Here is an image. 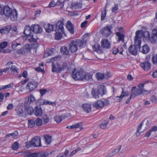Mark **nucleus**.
Returning <instances> with one entry per match:
<instances>
[{
    "instance_id": "4468645a",
    "label": "nucleus",
    "mask_w": 157,
    "mask_h": 157,
    "mask_svg": "<svg viewBox=\"0 0 157 157\" xmlns=\"http://www.w3.org/2000/svg\"><path fill=\"white\" fill-rule=\"evenodd\" d=\"M31 27L33 32L36 33H40L42 31L41 28L38 25H32Z\"/></svg>"
},
{
    "instance_id": "bb28decb",
    "label": "nucleus",
    "mask_w": 157,
    "mask_h": 157,
    "mask_svg": "<svg viewBox=\"0 0 157 157\" xmlns=\"http://www.w3.org/2000/svg\"><path fill=\"white\" fill-rule=\"evenodd\" d=\"M12 48L15 50H17L21 47L20 43H17L16 41H14L12 44Z\"/></svg>"
},
{
    "instance_id": "f257e3e1",
    "label": "nucleus",
    "mask_w": 157,
    "mask_h": 157,
    "mask_svg": "<svg viewBox=\"0 0 157 157\" xmlns=\"http://www.w3.org/2000/svg\"><path fill=\"white\" fill-rule=\"evenodd\" d=\"M140 31H136V36L134 37L135 46L131 45L128 48V50L131 54L136 55L137 53V49L140 48L141 42L140 36L142 35Z\"/></svg>"
},
{
    "instance_id": "a18cd8bd",
    "label": "nucleus",
    "mask_w": 157,
    "mask_h": 157,
    "mask_svg": "<svg viewBox=\"0 0 157 157\" xmlns=\"http://www.w3.org/2000/svg\"><path fill=\"white\" fill-rule=\"evenodd\" d=\"M26 147L27 148H29L31 147H34L33 143L32 142V140L30 141L27 142L25 143Z\"/></svg>"
},
{
    "instance_id": "ea45409f",
    "label": "nucleus",
    "mask_w": 157,
    "mask_h": 157,
    "mask_svg": "<svg viewBox=\"0 0 157 157\" xmlns=\"http://www.w3.org/2000/svg\"><path fill=\"white\" fill-rule=\"evenodd\" d=\"M91 93L93 97L95 98H98V95L99 94L98 92V91L96 92L94 89H93L91 92Z\"/></svg>"
},
{
    "instance_id": "39448f33",
    "label": "nucleus",
    "mask_w": 157,
    "mask_h": 157,
    "mask_svg": "<svg viewBox=\"0 0 157 157\" xmlns=\"http://www.w3.org/2000/svg\"><path fill=\"white\" fill-rule=\"evenodd\" d=\"M84 73V71L82 69H75L72 72V78L75 80H79L82 81V80L83 75Z\"/></svg>"
},
{
    "instance_id": "f3484780",
    "label": "nucleus",
    "mask_w": 157,
    "mask_h": 157,
    "mask_svg": "<svg viewBox=\"0 0 157 157\" xmlns=\"http://www.w3.org/2000/svg\"><path fill=\"white\" fill-rule=\"evenodd\" d=\"M33 31L32 27L29 26H26L25 28L24 31V34L27 36L30 35L32 34Z\"/></svg>"
},
{
    "instance_id": "20e7f679",
    "label": "nucleus",
    "mask_w": 157,
    "mask_h": 157,
    "mask_svg": "<svg viewBox=\"0 0 157 157\" xmlns=\"http://www.w3.org/2000/svg\"><path fill=\"white\" fill-rule=\"evenodd\" d=\"M145 84H140L138 86V88L136 86H133L132 88V91L131 92L130 95L133 98H134L136 96L140 95L145 91L144 89V87Z\"/></svg>"
},
{
    "instance_id": "6e6d98bb",
    "label": "nucleus",
    "mask_w": 157,
    "mask_h": 157,
    "mask_svg": "<svg viewBox=\"0 0 157 157\" xmlns=\"http://www.w3.org/2000/svg\"><path fill=\"white\" fill-rule=\"evenodd\" d=\"M118 9V5L117 4H115L114 7H113L112 9V12L116 13Z\"/></svg>"
},
{
    "instance_id": "4c0bfd02",
    "label": "nucleus",
    "mask_w": 157,
    "mask_h": 157,
    "mask_svg": "<svg viewBox=\"0 0 157 157\" xmlns=\"http://www.w3.org/2000/svg\"><path fill=\"white\" fill-rule=\"evenodd\" d=\"M37 154L36 152H27L24 155V157H36Z\"/></svg>"
},
{
    "instance_id": "a211bd4d",
    "label": "nucleus",
    "mask_w": 157,
    "mask_h": 157,
    "mask_svg": "<svg viewBox=\"0 0 157 157\" xmlns=\"http://www.w3.org/2000/svg\"><path fill=\"white\" fill-rule=\"evenodd\" d=\"M116 34L118 37V42L121 41L122 42H124L125 36L124 33L121 32H117Z\"/></svg>"
},
{
    "instance_id": "72a5a7b5",
    "label": "nucleus",
    "mask_w": 157,
    "mask_h": 157,
    "mask_svg": "<svg viewBox=\"0 0 157 157\" xmlns=\"http://www.w3.org/2000/svg\"><path fill=\"white\" fill-rule=\"evenodd\" d=\"M64 33H61L60 32H56L55 34V39L56 40H59L61 39L62 37V34Z\"/></svg>"
},
{
    "instance_id": "c03bdc74",
    "label": "nucleus",
    "mask_w": 157,
    "mask_h": 157,
    "mask_svg": "<svg viewBox=\"0 0 157 157\" xmlns=\"http://www.w3.org/2000/svg\"><path fill=\"white\" fill-rule=\"evenodd\" d=\"M109 121L107 120L104 121L100 126V128L101 129H104L106 127L107 125L108 124Z\"/></svg>"
},
{
    "instance_id": "4d7b16f0",
    "label": "nucleus",
    "mask_w": 157,
    "mask_h": 157,
    "mask_svg": "<svg viewBox=\"0 0 157 157\" xmlns=\"http://www.w3.org/2000/svg\"><path fill=\"white\" fill-rule=\"evenodd\" d=\"M10 68L6 67V68L2 69L0 70V75H2L3 72H6Z\"/></svg>"
},
{
    "instance_id": "9b49d317",
    "label": "nucleus",
    "mask_w": 157,
    "mask_h": 157,
    "mask_svg": "<svg viewBox=\"0 0 157 157\" xmlns=\"http://www.w3.org/2000/svg\"><path fill=\"white\" fill-rule=\"evenodd\" d=\"M140 66L145 71L149 70L150 69L151 67V64L148 60H146L141 63Z\"/></svg>"
},
{
    "instance_id": "58836bf2",
    "label": "nucleus",
    "mask_w": 157,
    "mask_h": 157,
    "mask_svg": "<svg viewBox=\"0 0 157 157\" xmlns=\"http://www.w3.org/2000/svg\"><path fill=\"white\" fill-rule=\"evenodd\" d=\"M97 78L98 80H101L104 79V75L100 73H98L96 74Z\"/></svg>"
},
{
    "instance_id": "aec40b11",
    "label": "nucleus",
    "mask_w": 157,
    "mask_h": 157,
    "mask_svg": "<svg viewBox=\"0 0 157 157\" xmlns=\"http://www.w3.org/2000/svg\"><path fill=\"white\" fill-rule=\"evenodd\" d=\"M29 105L25 104L24 106L25 110L26 111L28 114L32 115L33 112V108L30 106H29Z\"/></svg>"
},
{
    "instance_id": "c9c22d12",
    "label": "nucleus",
    "mask_w": 157,
    "mask_h": 157,
    "mask_svg": "<svg viewBox=\"0 0 157 157\" xmlns=\"http://www.w3.org/2000/svg\"><path fill=\"white\" fill-rule=\"evenodd\" d=\"M82 123L81 122H79L75 124L71 125V127L72 128H79L80 130H82L83 128L82 126Z\"/></svg>"
},
{
    "instance_id": "3c124183",
    "label": "nucleus",
    "mask_w": 157,
    "mask_h": 157,
    "mask_svg": "<svg viewBox=\"0 0 157 157\" xmlns=\"http://www.w3.org/2000/svg\"><path fill=\"white\" fill-rule=\"evenodd\" d=\"M35 121V124L38 126H40L42 123V120L40 118H37Z\"/></svg>"
},
{
    "instance_id": "49530a36",
    "label": "nucleus",
    "mask_w": 157,
    "mask_h": 157,
    "mask_svg": "<svg viewBox=\"0 0 157 157\" xmlns=\"http://www.w3.org/2000/svg\"><path fill=\"white\" fill-rule=\"evenodd\" d=\"M144 123L146 125H147V124L148 123V121L147 120H145L143 122H142L140 124L139 126L138 127V128L137 130L138 131H141L140 130L141 127H142V125Z\"/></svg>"
},
{
    "instance_id": "2f4dec72",
    "label": "nucleus",
    "mask_w": 157,
    "mask_h": 157,
    "mask_svg": "<svg viewBox=\"0 0 157 157\" xmlns=\"http://www.w3.org/2000/svg\"><path fill=\"white\" fill-rule=\"evenodd\" d=\"M92 77V75L90 73H87L83 75L82 80V81L88 80Z\"/></svg>"
},
{
    "instance_id": "864d4df0",
    "label": "nucleus",
    "mask_w": 157,
    "mask_h": 157,
    "mask_svg": "<svg viewBox=\"0 0 157 157\" xmlns=\"http://www.w3.org/2000/svg\"><path fill=\"white\" fill-rule=\"evenodd\" d=\"M121 145H119L117 148H115L113 151L114 154L119 152L121 149Z\"/></svg>"
},
{
    "instance_id": "cd10ccee",
    "label": "nucleus",
    "mask_w": 157,
    "mask_h": 157,
    "mask_svg": "<svg viewBox=\"0 0 157 157\" xmlns=\"http://www.w3.org/2000/svg\"><path fill=\"white\" fill-rule=\"evenodd\" d=\"M82 3L80 2H75L71 4V7L74 9H77L81 8L82 6Z\"/></svg>"
},
{
    "instance_id": "f8f14e48",
    "label": "nucleus",
    "mask_w": 157,
    "mask_h": 157,
    "mask_svg": "<svg viewBox=\"0 0 157 157\" xmlns=\"http://www.w3.org/2000/svg\"><path fill=\"white\" fill-rule=\"evenodd\" d=\"M66 27L69 32L71 34L74 33V25L70 21H68L66 23Z\"/></svg>"
},
{
    "instance_id": "a19ab883",
    "label": "nucleus",
    "mask_w": 157,
    "mask_h": 157,
    "mask_svg": "<svg viewBox=\"0 0 157 157\" xmlns=\"http://www.w3.org/2000/svg\"><path fill=\"white\" fill-rule=\"evenodd\" d=\"M10 68L12 70V71L13 72V73L15 74L18 73V69L15 66H12Z\"/></svg>"
},
{
    "instance_id": "ddd939ff",
    "label": "nucleus",
    "mask_w": 157,
    "mask_h": 157,
    "mask_svg": "<svg viewBox=\"0 0 157 157\" xmlns=\"http://www.w3.org/2000/svg\"><path fill=\"white\" fill-rule=\"evenodd\" d=\"M97 91L99 94L101 95L105 94L106 92V88L103 85H99Z\"/></svg>"
},
{
    "instance_id": "e2e57ef3",
    "label": "nucleus",
    "mask_w": 157,
    "mask_h": 157,
    "mask_svg": "<svg viewBox=\"0 0 157 157\" xmlns=\"http://www.w3.org/2000/svg\"><path fill=\"white\" fill-rule=\"evenodd\" d=\"M7 46V43L6 42H2L0 45V47L2 48H4Z\"/></svg>"
},
{
    "instance_id": "a878e982",
    "label": "nucleus",
    "mask_w": 157,
    "mask_h": 157,
    "mask_svg": "<svg viewBox=\"0 0 157 157\" xmlns=\"http://www.w3.org/2000/svg\"><path fill=\"white\" fill-rule=\"evenodd\" d=\"M157 131V127L155 126H154L152 127L151 128L148 132H147L145 136L147 137H149L150 136L151 133L153 132H155Z\"/></svg>"
},
{
    "instance_id": "4be33fe9",
    "label": "nucleus",
    "mask_w": 157,
    "mask_h": 157,
    "mask_svg": "<svg viewBox=\"0 0 157 157\" xmlns=\"http://www.w3.org/2000/svg\"><path fill=\"white\" fill-rule=\"evenodd\" d=\"M34 113L36 116H40L42 114V109L40 107L36 106L34 110Z\"/></svg>"
},
{
    "instance_id": "c756f323",
    "label": "nucleus",
    "mask_w": 157,
    "mask_h": 157,
    "mask_svg": "<svg viewBox=\"0 0 157 157\" xmlns=\"http://www.w3.org/2000/svg\"><path fill=\"white\" fill-rule=\"evenodd\" d=\"M41 102L40 104L42 105L48 104L54 106L56 104V102H51L44 99H42L41 100Z\"/></svg>"
},
{
    "instance_id": "c85d7f7f",
    "label": "nucleus",
    "mask_w": 157,
    "mask_h": 157,
    "mask_svg": "<svg viewBox=\"0 0 157 157\" xmlns=\"http://www.w3.org/2000/svg\"><path fill=\"white\" fill-rule=\"evenodd\" d=\"M104 106V104L103 103V101L101 100L98 101L94 105V106L97 109L100 108Z\"/></svg>"
},
{
    "instance_id": "f704fd0d",
    "label": "nucleus",
    "mask_w": 157,
    "mask_h": 157,
    "mask_svg": "<svg viewBox=\"0 0 157 157\" xmlns=\"http://www.w3.org/2000/svg\"><path fill=\"white\" fill-rule=\"evenodd\" d=\"M140 31L141 32L142 35L141 36H140V39L141 40V37L143 36L145 38H146L148 39L149 37L151 35H150V33L149 32L147 31H145L144 32V33H143L142 31L141 30H138L137 31Z\"/></svg>"
},
{
    "instance_id": "de8ad7c7",
    "label": "nucleus",
    "mask_w": 157,
    "mask_h": 157,
    "mask_svg": "<svg viewBox=\"0 0 157 157\" xmlns=\"http://www.w3.org/2000/svg\"><path fill=\"white\" fill-rule=\"evenodd\" d=\"M124 93V90H122V91L121 92V95L119 96H117L116 97V101L117 102H119L121 101L122 99L124 97V96H123V94Z\"/></svg>"
},
{
    "instance_id": "0eeeda50",
    "label": "nucleus",
    "mask_w": 157,
    "mask_h": 157,
    "mask_svg": "<svg viewBox=\"0 0 157 157\" xmlns=\"http://www.w3.org/2000/svg\"><path fill=\"white\" fill-rule=\"evenodd\" d=\"M64 19H62L61 20L59 21L56 23V32L64 33V28L63 27Z\"/></svg>"
},
{
    "instance_id": "052dcab7",
    "label": "nucleus",
    "mask_w": 157,
    "mask_h": 157,
    "mask_svg": "<svg viewBox=\"0 0 157 157\" xmlns=\"http://www.w3.org/2000/svg\"><path fill=\"white\" fill-rule=\"evenodd\" d=\"M28 75L27 72L26 71H24L21 75H19V77H21L22 76L25 78Z\"/></svg>"
},
{
    "instance_id": "37998d69",
    "label": "nucleus",
    "mask_w": 157,
    "mask_h": 157,
    "mask_svg": "<svg viewBox=\"0 0 157 157\" xmlns=\"http://www.w3.org/2000/svg\"><path fill=\"white\" fill-rule=\"evenodd\" d=\"M18 135V132L17 131H15L13 133L8 134L7 135L6 137L7 138L10 136H11L12 138H14L17 136Z\"/></svg>"
},
{
    "instance_id": "8fccbe9b",
    "label": "nucleus",
    "mask_w": 157,
    "mask_h": 157,
    "mask_svg": "<svg viewBox=\"0 0 157 157\" xmlns=\"http://www.w3.org/2000/svg\"><path fill=\"white\" fill-rule=\"evenodd\" d=\"M152 60L153 63L156 64H157V54H153L152 57Z\"/></svg>"
},
{
    "instance_id": "13d9d810",
    "label": "nucleus",
    "mask_w": 157,
    "mask_h": 157,
    "mask_svg": "<svg viewBox=\"0 0 157 157\" xmlns=\"http://www.w3.org/2000/svg\"><path fill=\"white\" fill-rule=\"evenodd\" d=\"M13 83H10L9 84L4 86H3V90L6 89L8 88H10L13 86Z\"/></svg>"
},
{
    "instance_id": "2eb2a0df",
    "label": "nucleus",
    "mask_w": 157,
    "mask_h": 157,
    "mask_svg": "<svg viewBox=\"0 0 157 157\" xmlns=\"http://www.w3.org/2000/svg\"><path fill=\"white\" fill-rule=\"evenodd\" d=\"M140 51L143 54H147L150 50V48L147 44L144 45L143 46H140Z\"/></svg>"
},
{
    "instance_id": "9d476101",
    "label": "nucleus",
    "mask_w": 157,
    "mask_h": 157,
    "mask_svg": "<svg viewBox=\"0 0 157 157\" xmlns=\"http://www.w3.org/2000/svg\"><path fill=\"white\" fill-rule=\"evenodd\" d=\"M31 140L34 147H40L41 146V139L40 137L38 136H35Z\"/></svg>"
},
{
    "instance_id": "dca6fc26",
    "label": "nucleus",
    "mask_w": 157,
    "mask_h": 157,
    "mask_svg": "<svg viewBox=\"0 0 157 157\" xmlns=\"http://www.w3.org/2000/svg\"><path fill=\"white\" fill-rule=\"evenodd\" d=\"M101 42L102 47L106 48H109L110 47V44L108 40L102 39Z\"/></svg>"
},
{
    "instance_id": "7c9ffc66",
    "label": "nucleus",
    "mask_w": 157,
    "mask_h": 157,
    "mask_svg": "<svg viewBox=\"0 0 157 157\" xmlns=\"http://www.w3.org/2000/svg\"><path fill=\"white\" fill-rule=\"evenodd\" d=\"M45 143L47 144H50L52 141V137L49 135H46L44 136Z\"/></svg>"
},
{
    "instance_id": "e433bc0d",
    "label": "nucleus",
    "mask_w": 157,
    "mask_h": 157,
    "mask_svg": "<svg viewBox=\"0 0 157 157\" xmlns=\"http://www.w3.org/2000/svg\"><path fill=\"white\" fill-rule=\"evenodd\" d=\"M17 111V115L19 117H22L23 116V108L22 107H20L18 108L17 109H15Z\"/></svg>"
},
{
    "instance_id": "6ab92c4d",
    "label": "nucleus",
    "mask_w": 157,
    "mask_h": 157,
    "mask_svg": "<svg viewBox=\"0 0 157 157\" xmlns=\"http://www.w3.org/2000/svg\"><path fill=\"white\" fill-rule=\"evenodd\" d=\"M35 101L34 97L33 94H31L28 97L27 101H25V104L29 105V104L33 103Z\"/></svg>"
},
{
    "instance_id": "1a4fd4ad",
    "label": "nucleus",
    "mask_w": 157,
    "mask_h": 157,
    "mask_svg": "<svg viewBox=\"0 0 157 157\" xmlns=\"http://www.w3.org/2000/svg\"><path fill=\"white\" fill-rule=\"evenodd\" d=\"M38 85V82L31 81L28 83L27 87H28L30 91H32L37 87Z\"/></svg>"
},
{
    "instance_id": "09e8293b",
    "label": "nucleus",
    "mask_w": 157,
    "mask_h": 157,
    "mask_svg": "<svg viewBox=\"0 0 157 157\" xmlns=\"http://www.w3.org/2000/svg\"><path fill=\"white\" fill-rule=\"evenodd\" d=\"M19 146V144L17 142H16L12 145V148L13 150H16L18 148Z\"/></svg>"
},
{
    "instance_id": "6e6552de",
    "label": "nucleus",
    "mask_w": 157,
    "mask_h": 157,
    "mask_svg": "<svg viewBox=\"0 0 157 157\" xmlns=\"http://www.w3.org/2000/svg\"><path fill=\"white\" fill-rule=\"evenodd\" d=\"M100 32L102 35L105 37H108L112 33L111 28L107 26L101 30Z\"/></svg>"
},
{
    "instance_id": "b1692460",
    "label": "nucleus",
    "mask_w": 157,
    "mask_h": 157,
    "mask_svg": "<svg viewBox=\"0 0 157 157\" xmlns=\"http://www.w3.org/2000/svg\"><path fill=\"white\" fill-rule=\"evenodd\" d=\"M82 108L83 110L86 113H88L91 111V105L88 104H84L83 105Z\"/></svg>"
},
{
    "instance_id": "338daca9",
    "label": "nucleus",
    "mask_w": 157,
    "mask_h": 157,
    "mask_svg": "<svg viewBox=\"0 0 157 157\" xmlns=\"http://www.w3.org/2000/svg\"><path fill=\"white\" fill-rule=\"evenodd\" d=\"M43 121L45 124H46L49 121V119L48 117L47 116H45L43 117Z\"/></svg>"
},
{
    "instance_id": "603ef678",
    "label": "nucleus",
    "mask_w": 157,
    "mask_h": 157,
    "mask_svg": "<svg viewBox=\"0 0 157 157\" xmlns=\"http://www.w3.org/2000/svg\"><path fill=\"white\" fill-rule=\"evenodd\" d=\"M106 12L105 10H103L101 12V21H103L104 20L105 17L106 16Z\"/></svg>"
},
{
    "instance_id": "473e14b6",
    "label": "nucleus",
    "mask_w": 157,
    "mask_h": 157,
    "mask_svg": "<svg viewBox=\"0 0 157 157\" xmlns=\"http://www.w3.org/2000/svg\"><path fill=\"white\" fill-rule=\"evenodd\" d=\"M157 39V37L152 33L150 35L148 40L151 43L153 44L155 43Z\"/></svg>"
},
{
    "instance_id": "680f3d73",
    "label": "nucleus",
    "mask_w": 157,
    "mask_h": 157,
    "mask_svg": "<svg viewBox=\"0 0 157 157\" xmlns=\"http://www.w3.org/2000/svg\"><path fill=\"white\" fill-rule=\"evenodd\" d=\"M93 48L94 51H96L98 52H101V51H99V47L98 45H96V44L94 45L93 46Z\"/></svg>"
},
{
    "instance_id": "5fc2aeb1",
    "label": "nucleus",
    "mask_w": 157,
    "mask_h": 157,
    "mask_svg": "<svg viewBox=\"0 0 157 157\" xmlns=\"http://www.w3.org/2000/svg\"><path fill=\"white\" fill-rule=\"evenodd\" d=\"M24 48L28 53L30 52L31 49V45L29 44H26L24 46Z\"/></svg>"
},
{
    "instance_id": "5701e85b",
    "label": "nucleus",
    "mask_w": 157,
    "mask_h": 157,
    "mask_svg": "<svg viewBox=\"0 0 157 157\" xmlns=\"http://www.w3.org/2000/svg\"><path fill=\"white\" fill-rule=\"evenodd\" d=\"M46 32L48 33H50L53 30L54 26L49 24H45L44 25Z\"/></svg>"
},
{
    "instance_id": "774afa93",
    "label": "nucleus",
    "mask_w": 157,
    "mask_h": 157,
    "mask_svg": "<svg viewBox=\"0 0 157 157\" xmlns=\"http://www.w3.org/2000/svg\"><path fill=\"white\" fill-rule=\"evenodd\" d=\"M113 53L116 54L119 52V49L117 48H114L113 49Z\"/></svg>"
},
{
    "instance_id": "0e129e2a",
    "label": "nucleus",
    "mask_w": 157,
    "mask_h": 157,
    "mask_svg": "<svg viewBox=\"0 0 157 157\" xmlns=\"http://www.w3.org/2000/svg\"><path fill=\"white\" fill-rule=\"evenodd\" d=\"M47 92V90L46 89H40V92L41 96L44 95Z\"/></svg>"
},
{
    "instance_id": "79ce46f5",
    "label": "nucleus",
    "mask_w": 157,
    "mask_h": 157,
    "mask_svg": "<svg viewBox=\"0 0 157 157\" xmlns=\"http://www.w3.org/2000/svg\"><path fill=\"white\" fill-rule=\"evenodd\" d=\"M28 124L29 128H32L35 124V121L33 120H29L28 121Z\"/></svg>"
},
{
    "instance_id": "f03ea898",
    "label": "nucleus",
    "mask_w": 157,
    "mask_h": 157,
    "mask_svg": "<svg viewBox=\"0 0 157 157\" xmlns=\"http://www.w3.org/2000/svg\"><path fill=\"white\" fill-rule=\"evenodd\" d=\"M3 14L8 17H10L12 20H15L17 18L16 10L15 9L12 10L7 6H5L3 8Z\"/></svg>"
},
{
    "instance_id": "69168bd1",
    "label": "nucleus",
    "mask_w": 157,
    "mask_h": 157,
    "mask_svg": "<svg viewBox=\"0 0 157 157\" xmlns=\"http://www.w3.org/2000/svg\"><path fill=\"white\" fill-rule=\"evenodd\" d=\"M54 119L57 123H59L62 120L61 117L60 116H56L55 117Z\"/></svg>"
},
{
    "instance_id": "7ed1b4c3",
    "label": "nucleus",
    "mask_w": 157,
    "mask_h": 157,
    "mask_svg": "<svg viewBox=\"0 0 157 157\" xmlns=\"http://www.w3.org/2000/svg\"><path fill=\"white\" fill-rule=\"evenodd\" d=\"M83 45V42L81 40H77L76 41L71 40L69 44V50L71 52H75L78 50V46L82 47Z\"/></svg>"
},
{
    "instance_id": "423d86ee",
    "label": "nucleus",
    "mask_w": 157,
    "mask_h": 157,
    "mask_svg": "<svg viewBox=\"0 0 157 157\" xmlns=\"http://www.w3.org/2000/svg\"><path fill=\"white\" fill-rule=\"evenodd\" d=\"M52 71L53 72H56L60 73L61 72L66 69L67 67V63H63V65L60 67L59 66H56L53 63H52Z\"/></svg>"
},
{
    "instance_id": "393cba45",
    "label": "nucleus",
    "mask_w": 157,
    "mask_h": 157,
    "mask_svg": "<svg viewBox=\"0 0 157 157\" xmlns=\"http://www.w3.org/2000/svg\"><path fill=\"white\" fill-rule=\"evenodd\" d=\"M61 53L63 55H68L70 54L68 48L65 46H63L60 48Z\"/></svg>"
},
{
    "instance_id": "bf43d9fd",
    "label": "nucleus",
    "mask_w": 157,
    "mask_h": 157,
    "mask_svg": "<svg viewBox=\"0 0 157 157\" xmlns=\"http://www.w3.org/2000/svg\"><path fill=\"white\" fill-rule=\"evenodd\" d=\"M150 100L153 103L155 104L156 103L157 99L155 96L154 95L152 96L151 97Z\"/></svg>"
},
{
    "instance_id": "412c9836",
    "label": "nucleus",
    "mask_w": 157,
    "mask_h": 157,
    "mask_svg": "<svg viewBox=\"0 0 157 157\" xmlns=\"http://www.w3.org/2000/svg\"><path fill=\"white\" fill-rule=\"evenodd\" d=\"M11 29V25H7L0 29V32L1 33L6 34L8 33Z\"/></svg>"
}]
</instances>
